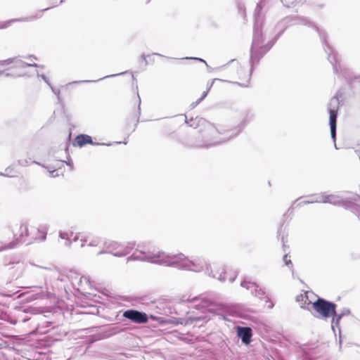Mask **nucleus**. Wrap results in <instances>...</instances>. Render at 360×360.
Wrapping results in <instances>:
<instances>
[{
    "label": "nucleus",
    "mask_w": 360,
    "mask_h": 360,
    "mask_svg": "<svg viewBox=\"0 0 360 360\" xmlns=\"http://www.w3.org/2000/svg\"><path fill=\"white\" fill-rule=\"evenodd\" d=\"M264 5L265 0H260V1L257 4L254 13V34L250 49V63L251 67L249 70V73H245L244 68L238 61L235 60H232L231 61L232 65L236 69V73L238 76V78L240 79H246L245 83H238L240 86L244 87L248 86L254 66L259 63L260 58H262L263 56L270 50L275 41L281 35V34L284 32L285 29L288 26L297 25H302L308 27H311L319 34L323 43L324 50L328 53V59L333 65V72L335 73H340V75H341L348 83H351L352 82V79L354 77L353 72L349 68L345 67L339 62L338 58V53L333 49L332 47L330 46L326 41V35L325 32L318 27L314 22L306 17L296 15L285 18L277 25V27H281V30L275 37L274 39L272 41L262 46L261 44L263 42L262 32L263 19L261 16V11Z\"/></svg>",
    "instance_id": "nucleus-1"
},
{
    "label": "nucleus",
    "mask_w": 360,
    "mask_h": 360,
    "mask_svg": "<svg viewBox=\"0 0 360 360\" xmlns=\"http://www.w3.org/2000/svg\"><path fill=\"white\" fill-rule=\"evenodd\" d=\"M127 260L147 262L195 272H200L205 269L206 274L211 277L217 278L221 282H224L227 280V273L224 270V269H222L221 271H214L212 269L210 271L208 265L203 258L195 257L189 259L181 253L177 255H169L165 252L160 251L157 252H145L143 251L136 250L127 258Z\"/></svg>",
    "instance_id": "nucleus-2"
},
{
    "label": "nucleus",
    "mask_w": 360,
    "mask_h": 360,
    "mask_svg": "<svg viewBox=\"0 0 360 360\" xmlns=\"http://www.w3.org/2000/svg\"><path fill=\"white\" fill-rule=\"evenodd\" d=\"M49 225L40 224L38 226H29L27 223L20 225L17 231L13 233V240L4 249H13L19 244L30 245L34 243L44 242L46 239Z\"/></svg>",
    "instance_id": "nucleus-3"
},
{
    "label": "nucleus",
    "mask_w": 360,
    "mask_h": 360,
    "mask_svg": "<svg viewBox=\"0 0 360 360\" xmlns=\"http://www.w3.org/2000/svg\"><path fill=\"white\" fill-rule=\"evenodd\" d=\"M183 302H188L193 304V307L198 310L202 311L203 313H208L212 316L217 315L224 317L225 313L228 312L230 307L226 303L214 301L205 297H193L192 298L183 296L181 298ZM193 321H208L210 319V315L202 316H194L191 318Z\"/></svg>",
    "instance_id": "nucleus-4"
},
{
    "label": "nucleus",
    "mask_w": 360,
    "mask_h": 360,
    "mask_svg": "<svg viewBox=\"0 0 360 360\" xmlns=\"http://www.w3.org/2000/svg\"><path fill=\"white\" fill-rule=\"evenodd\" d=\"M313 308L316 314H312L316 318L328 319L335 315L337 305L323 298L319 297L313 304Z\"/></svg>",
    "instance_id": "nucleus-5"
},
{
    "label": "nucleus",
    "mask_w": 360,
    "mask_h": 360,
    "mask_svg": "<svg viewBox=\"0 0 360 360\" xmlns=\"http://www.w3.org/2000/svg\"><path fill=\"white\" fill-rule=\"evenodd\" d=\"M307 199L301 202H351L345 200L338 194H327L326 193L314 194L306 197Z\"/></svg>",
    "instance_id": "nucleus-6"
},
{
    "label": "nucleus",
    "mask_w": 360,
    "mask_h": 360,
    "mask_svg": "<svg viewBox=\"0 0 360 360\" xmlns=\"http://www.w3.org/2000/svg\"><path fill=\"white\" fill-rule=\"evenodd\" d=\"M246 122H247L245 119L243 120L234 129H224V127L222 126L217 127V131L219 132V134L224 135V137L222 138L221 141L207 144L205 146V147L208 148L210 146H216L221 142L229 141L230 139L236 136L242 131L243 128L245 126Z\"/></svg>",
    "instance_id": "nucleus-7"
},
{
    "label": "nucleus",
    "mask_w": 360,
    "mask_h": 360,
    "mask_svg": "<svg viewBox=\"0 0 360 360\" xmlns=\"http://www.w3.org/2000/svg\"><path fill=\"white\" fill-rule=\"evenodd\" d=\"M105 245L108 252L115 257H123L130 252L134 245L129 243L127 245H125L115 241H108L105 242Z\"/></svg>",
    "instance_id": "nucleus-8"
},
{
    "label": "nucleus",
    "mask_w": 360,
    "mask_h": 360,
    "mask_svg": "<svg viewBox=\"0 0 360 360\" xmlns=\"http://www.w3.org/2000/svg\"><path fill=\"white\" fill-rule=\"evenodd\" d=\"M123 316L136 323H146L148 321V315L135 309H128L124 311Z\"/></svg>",
    "instance_id": "nucleus-9"
},
{
    "label": "nucleus",
    "mask_w": 360,
    "mask_h": 360,
    "mask_svg": "<svg viewBox=\"0 0 360 360\" xmlns=\"http://www.w3.org/2000/svg\"><path fill=\"white\" fill-rule=\"evenodd\" d=\"M13 65L12 68L25 69L27 67H39L37 63H26L19 58H8L6 60H0V66H6Z\"/></svg>",
    "instance_id": "nucleus-10"
},
{
    "label": "nucleus",
    "mask_w": 360,
    "mask_h": 360,
    "mask_svg": "<svg viewBox=\"0 0 360 360\" xmlns=\"http://www.w3.org/2000/svg\"><path fill=\"white\" fill-rule=\"evenodd\" d=\"M6 265L9 269L13 271V276L16 278L22 276L27 266L24 261L17 259H14Z\"/></svg>",
    "instance_id": "nucleus-11"
},
{
    "label": "nucleus",
    "mask_w": 360,
    "mask_h": 360,
    "mask_svg": "<svg viewBox=\"0 0 360 360\" xmlns=\"http://www.w3.org/2000/svg\"><path fill=\"white\" fill-rule=\"evenodd\" d=\"M240 286L250 290L251 294L259 298H262L266 293L265 290L259 287V285L254 282H251L245 279L241 282Z\"/></svg>",
    "instance_id": "nucleus-12"
},
{
    "label": "nucleus",
    "mask_w": 360,
    "mask_h": 360,
    "mask_svg": "<svg viewBox=\"0 0 360 360\" xmlns=\"http://www.w3.org/2000/svg\"><path fill=\"white\" fill-rule=\"evenodd\" d=\"M54 6H53V7H54ZM51 8H52V6L40 10V11H37V13L34 15H30V16L20 18H15V19H12V20L6 21L3 23V25H1L0 27L1 28H6V27H9L13 22H31V21H33L36 19L41 18L42 13L45 11L50 9Z\"/></svg>",
    "instance_id": "nucleus-13"
},
{
    "label": "nucleus",
    "mask_w": 360,
    "mask_h": 360,
    "mask_svg": "<svg viewBox=\"0 0 360 360\" xmlns=\"http://www.w3.org/2000/svg\"><path fill=\"white\" fill-rule=\"evenodd\" d=\"M87 143L91 144V145H103V146H110L112 145L111 143H94L92 140V138L90 136L86 135V134L77 135L76 136V138L75 139V140L72 143V145L74 146L82 147Z\"/></svg>",
    "instance_id": "nucleus-14"
},
{
    "label": "nucleus",
    "mask_w": 360,
    "mask_h": 360,
    "mask_svg": "<svg viewBox=\"0 0 360 360\" xmlns=\"http://www.w3.org/2000/svg\"><path fill=\"white\" fill-rule=\"evenodd\" d=\"M329 111V125L330 128V136L332 139L334 141V146L336 149H338L336 145V129H337V117H338V111Z\"/></svg>",
    "instance_id": "nucleus-15"
},
{
    "label": "nucleus",
    "mask_w": 360,
    "mask_h": 360,
    "mask_svg": "<svg viewBox=\"0 0 360 360\" xmlns=\"http://www.w3.org/2000/svg\"><path fill=\"white\" fill-rule=\"evenodd\" d=\"M237 335L245 345H249L252 336V330L250 327L237 326Z\"/></svg>",
    "instance_id": "nucleus-16"
},
{
    "label": "nucleus",
    "mask_w": 360,
    "mask_h": 360,
    "mask_svg": "<svg viewBox=\"0 0 360 360\" xmlns=\"http://www.w3.org/2000/svg\"><path fill=\"white\" fill-rule=\"evenodd\" d=\"M349 310L345 309L341 313L337 314L335 311V315H333L331 317H333L332 321H331V328L333 332L335 333V328H339V324L340 321L342 319V318L345 315H347L349 314ZM340 330V329H338Z\"/></svg>",
    "instance_id": "nucleus-17"
},
{
    "label": "nucleus",
    "mask_w": 360,
    "mask_h": 360,
    "mask_svg": "<svg viewBox=\"0 0 360 360\" xmlns=\"http://www.w3.org/2000/svg\"><path fill=\"white\" fill-rule=\"evenodd\" d=\"M342 94L338 91L336 95L331 98L328 103V110L338 111L340 105V98Z\"/></svg>",
    "instance_id": "nucleus-18"
},
{
    "label": "nucleus",
    "mask_w": 360,
    "mask_h": 360,
    "mask_svg": "<svg viewBox=\"0 0 360 360\" xmlns=\"http://www.w3.org/2000/svg\"><path fill=\"white\" fill-rule=\"evenodd\" d=\"M72 285L76 287V285L72 282ZM84 285H90L89 278L86 276H81L77 282V288L79 290V288H83Z\"/></svg>",
    "instance_id": "nucleus-19"
},
{
    "label": "nucleus",
    "mask_w": 360,
    "mask_h": 360,
    "mask_svg": "<svg viewBox=\"0 0 360 360\" xmlns=\"http://www.w3.org/2000/svg\"><path fill=\"white\" fill-rule=\"evenodd\" d=\"M127 72H122V73H119V74H113V75H107V76H105L103 77V78H100L97 80H79V81H75L72 83H69V84H81V83H90V82H96L98 81H100V80H102L103 79H105V78H108V77H116L117 75H122V74H124L126 73Z\"/></svg>",
    "instance_id": "nucleus-20"
},
{
    "label": "nucleus",
    "mask_w": 360,
    "mask_h": 360,
    "mask_svg": "<svg viewBox=\"0 0 360 360\" xmlns=\"http://www.w3.org/2000/svg\"><path fill=\"white\" fill-rule=\"evenodd\" d=\"M203 120L202 118L195 117V119L191 118L190 120H188L186 117L185 122L188 124L190 127L196 128L198 126H199L200 123L202 122Z\"/></svg>",
    "instance_id": "nucleus-21"
},
{
    "label": "nucleus",
    "mask_w": 360,
    "mask_h": 360,
    "mask_svg": "<svg viewBox=\"0 0 360 360\" xmlns=\"http://www.w3.org/2000/svg\"><path fill=\"white\" fill-rule=\"evenodd\" d=\"M72 232H65V231H60L59 232V237L61 238V239H64L66 240L65 245L66 246H70V244H71V240H70V237L72 236Z\"/></svg>",
    "instance_id": "nucleus-22"
},
{
    "label": "nucleus",
    "mask_w": 360,
    "mask_h": 360,
    "mask_svg": "<svg viewBox=\"0 0 360 360\" xmlns=\"http://www.w3.org/2000/svg\"><path fill=\"white\" fill-rule=\"evenodd\" d=\"M278 238L281 239L283 246L285 248L286 247L285 243L287 240H285V238L287 237V233L285 232L284 230L282 229V227L278 231Z\"/></svg>",
    "instance_id": "nucleus-23"
},
{
    "label": "nucleus",
    "mask_w": 360,
    "mask_h": 360,
    "mask_svg": "<svg viewBox=\"0 0 360 360\" xmlns=\"http://www.w3.org/2000/svg\"><path fill=\"white\" fill-rule=\"evenodd\" d=\"M283 3V6L286 7H290L292 6L294 3L296 2L297 0H281Z\"/></svg>",
    "instance_id": "nucleus-24"
},
{
    "label": "nucleus",
    "mask_w": 360,
    "mask_h": 360,
    "mask_svg": "<svg viewBox=\"0 0 360 360\" xmlns=\"http://www.w3.org/2000/svg\"><path fill=\"white\" fill-rule=\"evenodd\" d=\"M285 264L290 266V267H292V262L290 259L288 258V254H285L284 256H283V258Z\"/></svg>",
    "instance_id": "nucleus-25"
},
{
    "label": "nucleus",
    "mask_w": 360,
    "mask_h": 360,
    "mask_svg": "<svg viewBox=\"0 0 360 360\" xmlns=\"http://www.w3.org/2000/svg\"><path fill=\"white\" fill-rule=\"evenodd\" d=\"M37 76L41 77L42 79L49 85V86H51V84L46 76H45L44 75H39V73H37Z\"/></svg>",
    "instance_id": "nucleus-26"
},
{
    "label": "nucleus",
    "mask_w": 360,
    "mask_h": 360,
    "mask_svg": "<svg viewBox=\"0 0 360 360\" xmlns=\"http://www.w3.org/2000/svg\"><path fill=\"white\" fill-rule=\"evenodd\" d=\"M183 59H193V60H199V61H201V62H203L205 63V65L208 66L207 63H206V61L202 58H195V57H186V58H184Z\"/></svg>",
    "instance_id": "nucleus-27"
},
{
    "label": "nucleus",
    "mask_w": 360,
    "mask_h": 360,
    "mask_svg": "<svg viewBox=\"0 0 360 360\" xmlns=\"http://www.w3.org/2000/svg\"><path fill=\"white\" fill-rule=\"evenodd\" d=\"M49 87L51 88V89L52 92H53L54 94L57 95V96H58V99H60V96H59V94H60V90H59V89H57L53 88L51 85V86H49Z\"/></svg>",
    "instance_id": "nucleus-28"
},
{
    "label": "nucleus",
    "mask_w": 360,
    "mask_h": 360,
    "mask_svg": "<svg viewBox=\"0 0 360 360\" xmlns=\"http://www.w3.org/2000/svg\"><path fill=\"white\" fill-rule=\"evenodd\" d=\"M18 164L21 166L25 167L28 164V160H18Z\"/></svg>",
    "instance_id": "nucleus-29"
},
{
    "label": "nucleus",
    "mask_w": 360,
    "mask_h": 360,
    "mask_svg": "<svg viewBox=\"0 0 360 360\" xmlns=\"http://www.w3.org/2000/svg\"><path fill=\"white\" fill-rule=\"evenodd\" d=\"M200 103V101L198 99L195 102H193L191 105H190V108L191 109H193L195 108L199 103Z\"/></svg>",
    "instance_id": "nucleus-30"
},
{
    "label": "nucleus",
    "mask_w": 360,
    "mask_h": 360,
    "mask_svg": "<svg viewBox=\"0 0 360 360\" xmlns=\"http://www.w3.org/2000/svg\"><path fill=\"white\" fill-rule=\"evenodd\" d=\"M27 58L30 60V62H28L27 63H35L34 60H37V58L34 56H29Z\"/></svg>",
    "instance_id": "nucleus-31"
},
{
    "label": "nucleus",
    "mask_w": 360,
    "mask_h": 360,
    "mask_svg": "<svg viewBox=\"0 0 360 360\" xmlns=\"http://www.w3.org/2000/svg\"><path fill=\"white\" fill-rule=\"evenodd\" d=\"M208 90H206L205 91H204L202 93V95L201 96V97L200 98H198V100L201 102L203 99L205 98V97L207 96V94H208Z\"/></svg>",
    "instance_id": "nucleus-32"
},
{
    "label": "nucleus",
    "mask_w": 360,
    "mask_h": 360,
    "mask_svg": "<svg viewBox=\"0 0 360 360\" xmlns=\"http://www.w3.org/2000/svg\"><path fill=\"white\" fill-rule=\"evenodd\" d=\"M216 79H214L212 81L208 82L207 90L210 91Z\"/></svg>",
    "instance_id": "nucleus-33"
},
{
    "label": "nucleus",
    "mask_w": 360,
    "mask_h": 360,
    "mask_svg": "<svg viewBox=\"0 0 360 360\" xmlns=\"http://www.w3.org/2000/svg\"><path fill=\"white\" fill-rule=\"evenodd\" d=\"M236 278V274H234L233 276H230L229 277V282L230 283H233L235 281Z\"/></svg>",
    "instance_id": "nucleus-34"
},
{
    "label": "nucleus",
    "mask_w": 360,
    "mask_h": 360,
    "mask_svg": "<svg viewBox=\"0 0 360 360\" xmlns=\"http://www.w3.org/2000/svg\"><path fill=\"white\" fill-rule=\"evenodd\" d=\"M141 58L143 61L145 62V65H148V61L146 59V56L144 54H142L141 56Z\"/></svg>",
    "instance_id": "nucleus-35"
},
{
    "label": "nucleus",
    "mask_w": 360,
    "mask_h": 360,
    "mask_svg": "<svg viewBox=\"0 0 360 360\" xmlns=\"http://www.w3.org/2000/svg\"><path fill=\"white\" fill-rule=\"evenodd\" d=\"M98 245V242L96 241H92L89 243V246H96Z\"/></svg>",
    "instance_id": "nucleus-36"
},
{
    "label": "nucleus",
    "mask_w": 360,
    "mask_h": 360,
    "mask_svg": "<svg viewBox=\"0 0 360 360\" xmlns=\"http://www.w3.org/2000/svg\"><path fill=\"white\" fill-rule=\"evenodd\" d=\"M291 213H292V212H291V210H290V209H288V210L287 213H285V214H284V217H286V216H287V217H289V216L291 214Z\"/></svg>",
    "instance_id": "nucleus-37"
},
{
    "label": "nucleus",
    "mask_w": 360,
    "mask_h": 360,
    "mask_svg": "<svg viewBox=\"0 0 360 360\" xmlns=\"http://www.w3.org/2000/svg\"><path fill=\"white\" fill-rule=\"evenodd\" d=\"M31 265H33V266H35V264H32V263H30ZM36 266L39 267V268H41V269H50L48 267H44V266H37L36 265Z\"/></svg>",
    "instance_id": "nucleus-38"
},
{
    "label": "nucleus",
    "mask_w": 360,
    "mask_h": 360,
    "mask_svg": "<svg viewBox=\"0 0 360 360\" xmlns=\"http://www.w3.org/2000/svg\"><path fill=\"white\" fill-rule=\"evenodd\" d=\"M238 10H239V11H243V10H244L243 6L239 5Z\"/></svg>",
    "instance_id": "nucleus-39"
},
{
    "label": "nucleus",
    "mask_w": 360,
    "mask_h": 360,
    "mask_svg": "<svg viewBox=\"0 0 360 360\" xmlns=\"http://www.w3.org/2000/svg\"><path fill=\"white\" fill-rule=\"evenodd\" d=\"M127 142H128L127 138H126L122 143L126 145L127 143ZM121 143L122 142H116V143Z\"/></svg>",
    "instance_id": "nucleus-40"
},
{
    "label": "nucleus",
    "mask_w": 360,
    "mask_h": 360,
    "mask_svg": "<svg viewBox=\"0 0 360 360\" xmlns=\"http://www.w3.org/2000/svg\"><path fill=\"white\" fill-rule=\"evenodd\" d=\"M25 75H26V73L25 72H22L20 74H18V76L22 77V76H25Z\"/></svg>",
    "instance_id": "nucleus-41"
},
{
    "label": "nucleus",
    "mask_w": 360,
    "mask_h": 360,
    "mask_svg": "<svg viewBox=\"0 0 360 360\" xmlns=\"http://www.w3.org/2000/svg\"><path fill=\"white\" fill-rule=\"evenodd\" d=\"M177 323H180V324H184L183 319H180L179 320H178V321H177Z\"/></svg>",
    "instance_id": "nucleus-42"
},
{
    "label": "nucleus",
    "mask_w": 360,
    "mask_h": 360,
    "mask_svg": "<svg viewBox=\"0 0 360 360\" xmlns=\"http://www.w3.org/2000/svg\"><path fill=\"white\" fill-rule=\"evenodd\" d=\"M308 358H309V359H308V360H318L316 358H315V357H312V356H309Z\"/></svg>",
    "instance_id": "nucleus-43"
},
{
    "label": "nucleus",
    "mask_w": 360,
    "mask_h": 360,
    "mask_svg": "<svg viewBox=\"0 0 360 360\" xmlns=\"http://www.w3.org/2000/svg\"><path fill=\"white\" fill-rule=\"evenodd\" d=\"M81 241H82V244H81V245H80V246L82 248V247H84V242H86V240H84V241H83V240H82Z\"/></svg>",
    "instance_id": "nucleus-44"
},
{
    "label": "nucleus",
    "mask_w": 360,
    "mask_h": 360,
    "mask_svg": "<svg viewBox=\"0 0 360 360\" xmlns=\"http://www.w3.org/2000/svg\"><path fill=\"white\" fill-rule=\"evenodd\" d=\"M77 239H78L77 236H75V237L74 238V239H73V241H74V242H75V241H77Z\"/></svg>",
    "instance_id": "nucleus-45"
},
{
    "label": "nucleus",
    "mask_w": 360,
    "mask_h": 360,
    "mask_svg": "<svg viewBox=\"0 0 360 360\" xmlns=\"http://www.w3.org/2000/svg\"><path fill=\"white\" fill-rule=\"evenodd\" d=\"M153 54H154V55H157V56H162L161 54H160V53H153Z\"/></svg>",
    "instance_id": "nucleus-46"
},
{
    "label": "nucleus",
    "mask_w": 360,
    "mask_h": 360,
    "mask_svg": "<svg viewBox=\"0 0 360 360\" xmlns=\"http://www.w3.org/2000/svg\"><path fill=\"white\" fill-rule=\"evenodd\" d=\"M269 308H272L273 307V304H271V305L269 306Z\"/></svg>",
    "instance_id": "nucleus-47"
},
{
    "label": "nucleus",
    "mask_w": 360,
    "mask_h": 360,
    "mask_svg": "<svg viewBox=\"0 0 360 360\" xmlns=\"http://www.w3.org/2000/svg\"><path fill=\"white\" fill-rule=\"evenodd\" d=\"M10 75H10L9 73H6V77H8V76H10Z\"/></svg>",
    "instance_id": "nucleus-48"
},
{
    "label": "nucleus",
    "mask_w": 360,
    "mask_h": 360,
    "mask_svg": "<svg viewBox=\"0 0 360 360\" xmlns=\"http://www.w3.org/2000/svg\"><path fill=\"white\" fill-rule=\"evenodd\" d=\"M1 342H2V340H1V338H0V346L1 345Z\"/></svg>",
    "instance_id": "nucleus-49"
},
{
    "label": "nucleus",
    "mask_w": 360,
    "mask_h": 360,
    "mask_svg": "<svg viewBox=\"0 0 360 360\" xmlns=\"http://www.w3.org/2000/svg\"><path fill=\"white\" fill-rule=\"evenodd\" d=\"M2 73H3V72H0V75L2 74Z\"/></svg>",
    "instance_id": "nucleus-50"
}]
</instances>
